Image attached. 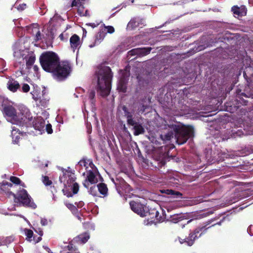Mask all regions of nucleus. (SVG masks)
Returning a JSON list of instances; mask_svg holds the SVG:
<instances>
[{
	"label": "nucleus",
	"mask_w": 253,
	"mask_h": 253,
	"mask_svg": "<svg viewBox=\"0 0 253 253\" xmlns=\"http://www.w3.org/2000/svg\"><path fill=\"white\" fill-rule=\"evenodd\" d=\"M98 192L102 196V197L108 195V188L107 185L103 183L98 184Z\"/></svg>",
	"instance_id": "nucleus-30"
},
{
	"label": "nucleus",
	"mask_w": 253,
	"mask_h": 253,
	"mask_svg": "<svg viewBox=\"0 0 253 253\" xmlns=\"http://www.w3.org/2000/svg\"><path fill=\"white\" fill-rule=\"evenodd\" d=\"M222 221H220L219 222H217L216 224L220 225L221 224Z\"/></svg>",
	"instance_id": "nucleus-63"
},
{
	"label": "nucleus",
	"mask_w": 253,
	"mask_h": 253,
	"mask_svg": "<svg viewBox=\"0 0 253 253\" xmlns=\"http://www.w3.org/2000/svg\"><path fill=\"white\" fill-rule=\"evenodd\" d=\"M98 24H95V23H87L86 24V25H88V26H91L92 28H94L96 27H97V26L98 25Z\"/></svg>",
	"instance_id": "nucleus-52"
},
{
	"label": "nucleus",
	"mask_w": 253,
	"mask_h": 253,
	"mask_svg": "<svg viewBox=\"0 0 253 253\" xmlns=\"http://www.w3.org/2000/svg\"><path fill=\"white\" fill-rule=\"evenodd\" d=\"M166 193L171 195L173 198H181L182 195L180 192L173 190H167Z\"/></svg>",
	"instance_id": "nucleus-32"
},
{
	"label": "nucleus",
	"mask_w": 253,
	"mask_h": 253,
	"mask_svg": "<svg viewBox=\"0 0 253 253\" xmlns=\"http://www.w3.org/2000/svg\"><path fill=\"white\" fill-rule=\"evenodd\" d=\"M22 113L26 116L22 126H25L26 128L33 127L35 129L39 131L42 134L45 129V121L42 117H37L33 119L31 114L28 108H23L21 110Z\"/></svg>",
	"instance_id": "nucleus-7"
},
{
	"label": "nucleus",
	"mask_w": 253,
	"mask_h": 253,
	"mask_svg": "<svg viewBox=\"0 0 253 253\" xmlns=\"http://www.w3.org/2000/svg\"><path fill=\"white\" fill-rule=\"evenodd\" d=\"M242 102H241V104H242L244 105H246L247 104V101L245 100H242Z\"/></svg>",
	"instance_id": "nucleus-56"
},
{
	"label": "nucleus",
	"mask_w": 253,
	"mask_h": 253,
	"mask_svg": "<svg viewBox=\"0 0 253 253\" xmlns=\"http://www.w3.org/2000/svg\"><path fill=\"white\" fill-rule=\"evenodd\" d=\"M165 122L167 124L164 125L160 135L164 143H169L172 139H174L178 145H182L193 135L194 128L192 126L181 127L175 122L169 124Z\"/></svg>",
	"instance_id": "nucleus-3"
},
{
	"label": "nucleus",
	"mask_w": 253,
	"mask_h": 253,
	"mask_svg": "<svg viewBox=\"0 0 253 253\" xmlns=\"http://www.w3.org/2000/svg\"><path fill=\"white\" fill-rule=\"evenodd\" d=\"M95 92L94 90L89 91L87 98L83 99V102L84 106L89 105L91 107L92 110L95 109Z\"/></svg>",
	"instance_id": "nucleus-20"
},
{
	"label": "nucleus",
	"mask_w": 253,
	"mask_h": 253,
	"mask_svg": "<svg viewBox=\"0 0 253 253\" xmlns=\"http://www.w3.org/2000/svg\"><path fill=\"white\" fill-rule=\"evenodd\" d=\"M77 94L78 93L76 92V93H75L74 94L75 97H76V98L79 97V96H78V95Z\"/></svg>",
	"instance_id": "nucleus-61"
},
{
	"label": "nucleus",
	"mask_w": 253,
	"mask_h": 253,
	"mask_svg": "<svg viewBox=\"0 0 253 253\" xmlns=\"http://www.w3.org/2000/svg\"><path fill=\"white\" fill-rule=\"evenodd\" d=\"M13 56L18 63L23 64L26 63L28 68L34 63L36 59L33 52H30L28 49H20L17 43L13 47Z\"/></svg>",
	"instance_id": "nucleus-8"
},
{
	"label": "nucleus",
	"mask_w": 253,
	"mask_h": 253,
	"mask_svg": "<svg viewBox=\"0 0 253 253\" xmlns=\"http://www.w3.org/2000/svg\"><path fill=\"white\" fill-rule=\"evenodd\" d=\"M76 242H73V240L68 245L64 247L60 253H80L78 247L75 245Z\"/></svg>",
	"instance_id": "nucleus-22"
},
{
	"label": "nucleus",
	"mask_w": 253,
	"mask_h": 253,
	"mask_svg": "<svg viewBox=\"0 0 253 253\" xmlns=\"http://www.w3.org/2000/svg\"><path fill=\"white\" fill-rule=\"evenodd\" d=\"M198 199H199V200H197V203H201V202H203V200L202 198H198Z\"/></svg>",
	"instance_id": "nucleus-57"
},
{
	"label": "nucleus",
	"mask_w": 253,
	"mask_h": 253,
	"mask_svg": "<svg viewBox=\"0 0 253 253\" xmlns=\"http://www.w3.org/2000/svg\"><path fill=\"white\" fill-rule=\"evenodd\" d=\"M38 68H38V67L37 66H36V65H35V66H34V70H35V71H38Z\"/></svg>",
	"instance_id": "nucleus-59"
},
{
	"label": "nucleus",
	"mask_w": 253,
	"mask_h": 253,
	"mask_svg": "<svg viewBox=\"0 0 253 253\" xmlns=\"http://www.w3.org/2000/svg\"><path fill=\"white\" fill-rule=\"evenodd\" d=\"M253 194V191H249L246 190L245 192H243L242 196H244L245 197H247L250 195Z\"/></svg>",
	"instance_id": "nucleus-41"
},
{
	"label": "nucleus",
	"mask_w": 253,
	"mask_h": 253,
	"mask_svg": "<svg viewBox=\"0 0 253 253\" xmlns=\"http://www.w3.org/2000/svg\"><path fill=\"white\" fill-rule=\"evenodd\" d=\"M104 29L103 31H105V32L109 34H113L115 32L114 28L112 26H105L103 24Z\"/></svg>",
	"instance_id": "nucleus-34"
},
{
	"label": "nucleus",
	"mask_w": 253,
	"mask_h": 253,
	"mask_svg": "<svg viewBox=\"0 0 253 253\" xmlns=\"http://www.w3.org/2000/svg\"><path fill=\"white\" fill-rule=\"evenodd\" d=\"M252 203H253V201H252L251 203H250L248 204V205H247V206H245V207H241V208H240V210H243V209H244L245 207H247L248 206H249V205H250V204H252Z\"/></svg>",
	"instance_id": "nucleus-58"
},
{
	"label": "nucleus",
	"mask_w": 253,
	"mask_h": 253,
	"mask_svg": "<svg viewBox=\"0 0 253 253\" xmlns=\"http://www.w3.org/2000/svg\"><path fill=\"white\" fill-rule=\"evenodd\" d=\"M11 182L15 184H21L22 186L24 187V183L21 184L20 180L19 178L15 176H11L10 178Z\"/></svg>",
	"instance_id": "nucleus-35"
},
{
	"label": "nucleus",
	"mask_w": 253,
	"mask_h": 253,
	"mask_svg": "<svg viewBox=\"0 0 253 253\" xmlns=\"http://www.w3.org/2000/svg\"><path fill=\"white\" fill-rule=\"evenodd\" d=\"M144 100L135 101L129 107L124 105L122 110L126 120L127 125L133 126V134L135 136L143 134L145 132L141 121V115L145 112L147 106L144 103Z\"/></svg>",
	"instance_id": "nucleus-2"
},
{
	"label": "nucleus",
	"mask_w": 253,
	"mask_h": 253,
	"mask_svg": "<svg viewBox=\"0 0 253 253\" xmlns=\"http://www.w3.org/2000/svg\"><path fill=\"white\" fill-rule=\"evenodd\" d=\"M5 61L2 58H0V73H3L4 71L7 69L5 68Z\"/></svg>",
	"instance_id": "nucleus-36"
},
{
	"label": "nucleus",
	"mask_w": 253,
	"mask_h": 253,
	"mask_svg": "<svg viewBox=\"0 0 253 253\" xmlns=\"http://www.w3.org/2000/svg\"><path fill=\"white\" fill-rule=\"evenodd\" d=\"M141 20L139 18H133L131 19L127 25V29L131 30L139 26Z\"/></svg>",
	"instance_id": "nucleus-28"
},
{
	"label": "nucleus",
	"mask_w": 253,
	"mask_h": 253,
	"mask_svg": "<svg viewBox=\"0 0 253 253\" xmlns=\"http://www.w3.org/2000/svg\"><path fill=\"white\" fill-rule=\"evenodd\" d=\"M43 248L48 252L50 253V249L46 246H43Z\"/></svg>",
	"instance_id": "nucleus-54"
},
{
	"label": "nucleus",
	"mask_w": 253,
	"mask_h": 253,
	"mask_svg": "<svg viewBox=\"0 0 253 253\" xmlns=\"http://www.w3.org/2000/svg\"><path fill=\"white\" fill-rule=\"evenodd\" d=\"M65 204L67 208L72 211L73 214H74L79 220H81V218L79 215V214L78 213V210L77 209L76 206L72 204L67 203H65Z\"/></svg>",
	"instance_id": "nucleus-31"
},
{
	"label": "nucleus",
	"mask_w": 253,
	"mask_h": 253,
	"mask_svg": "<svg viewBox=\"0 0 253 253\" xmlns=\"http://www.w3.org/2000/svg\"><path fill=\"white\" fill-rule=\"evenodd\" d=\"M76 92L78 94H82L84 92V90L81 87H78L76 89Z\"/></svg>",
	"instance_id": "nucleus-48"
},
{
	"label": "nucleus",
	"mask_w": 253,
	"mask_h": 253,
	"mask_svg": "<svg viewBox=\"0 0 253 253\" xmlns=\"http://www.w3.org/2000/svg\"><path fill=\"white\" fill-rule=\"evenodd\" d=\"M43 114V115L44 116V117H46L47 115H46V112H45L44 113H42Z\"/></svg>",
	"instance_id": "nucleus-64"
},
{
	"label": "nucleus",
	"mask_w": 253,
	"mask_h": 253,
	"mask_svg": "<svg viewBox=\"0 0 253 253\" xmlns=\"http://www.w3.org/2000/svg\"><path fill=\"white\" fill-rule=\"evenodd\" d=\"M90 236L88 233L85 232L81 234L73 239V242H76L78 245L85 244L89 239Z\"/></svg>",
	"instance_id": "nucleus-23"
},
{
	"label": "nucleus",
	"mask_w": 253,
	"mask_h": 253,
	"mask_svg": "<svg viewBox=\"0 0 253 253\" xmlns=\"http://www.w3.org/2000/svg\"><path fill=\"white\" fill-rule=\"evenodd\" d=\"M16 188V186H14L11 182L4 181L2 183H0V199L2 200L1 196L2 195H5L8 197L12 196L15 197V194L14 193V191Z\"/></svg>",
	"instance_id": "nucleus-13"
},
{
	"label": "nucleus",
	"mask_w": 253,
	"mask_h": 253,
	"mask_svg": "<svg viewBox=\"0 0 253 253\" xmlns=\"http://www.w3.org/2000/svg\"><path fill=\"white\" fill-rule=\"evenodd\" d=\"M85 187L88 189V192L90 195L94 197L98 196V184H91L89 186Z\"/></svg>",
	"instance_id": "nucleus-29"
},
{
	"label": "nucleus",
	"mask_w": 253,
	"mask_h": 253,
	"mask_svg": "<svg viewBox=\"0 0 253 253\" xmlns=\"http://www.w3.org/2000/svg\"><path fill=\"white\" fill-rule=\"evenodd\" d=\"M239 105H238L237 106H234V108L227 109V111L233 112L234 111H235L237 109V108H239Z\"/></svg>",
	"instance_id": "nucleus-51"
},
{
	"label": "nucleus",
	"mask_w": 253,
	"mask_h": 253,
	"mask_svg": "<svg viewBox=\"0 0 253 253\" xmlns=\"http://www.w3.org/2000/svg\"><path fill=\"white\" fill-rule=\"evenodd\" d=\"M112 181L114 184L116 189L118 191V193L121 194L122 190H126V189L129 187L128 184H127L126 181L121 178H111Z\"/></svg>",
	"instance_id": "nucleus-19"
},
{
	"label": "nucleus",
	"mask_w": 253,
	"mask_h": 253,
	"mask_svg": "<svg viewBox=\"0 0 253 253\" xmlns=\"http://www.w3.org/2000/svg\"><path fill=\"white\" fill-rule=\"evenodd\" d=\"M25 233L27 236V238L30 241L33 235V231L30 229H26L25 230Z\"/></svg>",
	"instance_id": "nucleus-37"
},
{
	"label": "nucleus",
	"mask_w": 253,
	"mask_h": 253,
	"mask_svg": "<svg viewBox=\"0 0 253 253\" xmlns=\"http://www.w3.org/2000/svg\"><path fill=\"white\" fill-rule=\"evenodd\" d=\"M36 40L38 41L40 39H41V34L40 31H38L37 32L36 35Z\"/></svg>",
	"instance_id": "nucleus-50"
},
{
	"label": "nucleus",
	"mask_w": 253,
	"mask_h": 253,
	"mask_svg": "<svg viewBox=\"0 0 253 253\" xmlns=\"http://www.w3.org/2000/svg\"><path fill=\"white\" fill-rule=\"evenodd\" d=\"M231 10L235 17L243 16L247 14V9L244 6L239 7L237 5H234L232 7Z\"/></svg>",
	"instance_id": "nucleus-24"
},
{
	"label": "nucleus",
	"mask_w": 253,
	"mask_h": 253,
	"mask_svg": "<svg viewBox=\"0 0 253 253\" xmlns=\"http://www.w3.org/2000/svg\"><path fill=\"white\" fill-rule=\"evenodd\" d=\"M56 121L58 123L63 124L64 123V118L62 116H60V115H58L56 118Z\"/></svg>",
	"instance_id": "nucleus-42"
},
{
	"label": "nucleus",
	"mask_w": 253,
	"mask_h": 253,
	"mask_svg": "<svg viewBox=\"0 0 253 253\" xmlns=\"http://www.w3.org/2000/svg\"><path fill=\"white\" fill-rule=\"evenodd\" d=\"M14 103L7 98L0 96V110H1L8 122L17 126H22L26 118V115L22 112L23 108H27L25 106H20L16 109Z\"/></svg>",
	"instance_id": "nucleus-4"
},
{
	"label": "nucleus",
	"mask_w": 253,
	"mask_h": 253,
	"mask_svg": "<svg viewBox=\"0 0 253 253\" xmlns=\"http://www.w3.org/2000/svg\"><path fill=\"white\" fill-rule=\"evenodd\" d=\"M20 86L19 83L13 79H9L7 83V88L13 92L20 89Z\"/></svg>",
	"instance_id": "nucleus-25"
},
{
	"label": "nucleus",
	"mask_w": 253,
	"mask_h": 253,
	"mask_svg": "<svg viewBox=\"0 0 253 253\" xmlns=\"http://www.w3.org/2000/svg\"><path fill=\"white\" fill-rule=\"evenodd\" d=\"M19 126L21 127V130L16 126H13L12 127L11 135L12 139V142L14 144H18L20 138V136L23 135V134H26L28 132L27 131V128H26L25 126Z\"/></svg>",
	"instance_id": "nucleus-17"
},
{
	"label": "nucleus",
	"mask_w": 253,
	"mask_h": 253,
	"mask_svg": "<svg viewBox=\"0 0 253 253\" xmlns=\"http://www.w3.org/2000/svg\"><path fill=\"white\" fill-rule=\"evenodd\" d=\"M209 228H206V226H199L194 231L190 232L188 237L184 239H179V242L181 244L186 243L187 245L191 246L194 244L196 239L206 233L207 229Z\"/></svg>",
	"instance_id": "nucleus-10"
},
{
	"label": "nucleus",
	"mask_w": 253,
	"mask_h": 253,
	"mask_svg": "<svg viewBox=\"0 0 253 253\" xmlns=\"http://www.w3.org/2000/svg\"><path fill=\"white\" fill-rule=\"evenodd\" d=\"M14 198L15 202H19L24 206L31 207L33 209H35L37 207L36 205L32 201L27 191L24 189L19 190Z\"/></svg>",
	"instance_id": "nucleus-9"
},
{
	"label": "nucleus",
	"mask_w": 253,
	"mask_h": 253,
	"mask_svg": "<svg viewBox=\"0 0 253 253\" xmlns=\"http://www.w3.org/2000/svg\"><path fill=\"white\" fill-rule=\"evenodd\" d=\"M86 33H87L86 31L84 29H83V38H84V37H85Z\"/></svg>",
	"instance_id": "nucleus-55"
},
{
	"label": "nucleus",
	"mask_w": 253,
	"mask_h": 253,
	"mask_svg": "<svg viewBox=\"0 0 253 253\" xmlns=\"http://www.w3.org/2000/svg\"><path fill=\"white\" fill-rule=\"evenodd\" d=\"M58 115H60V116H62L64 119H66L67 117V113L65 111H61L60 114Z\"/></svg>",
	"instance_id": "nucleus-49"
},
{
	"label": "nucleus",
	"mask_w": 253,
	"mask_h": 253,
	"mask_svg": "<svg viewBox=\"0 0 253 253\" xmlns=\"http://www.w3.org/2000/svg\"><path fill=\"white\" fill-rule=\"evenodd\" d=\"M85 175V179L83 182L84 187H88L91 184H96L102 180L95 166L91 167L90 169L88 170Z\"/></svg>",
	"instance_id": "nucleus-11"
},
{
	"label": "nucleus",
	"mask_w": 253,
	"mask_h": 253,
	"mask_svg": "<svg viewBox=\"0 0 253 253\" xmlns=\"http://www.w3.org/2000/svg\"><path fill=\"white\" fill-rule=\"evenodd\" d=\"M130 73L129 70L127 68H126L124 70L120 71V78L118 84V89L122 92H125L126 89V84L128 80Z\"/></svg>",
	"instance_id": "nucleus-12"
},
{
	"label": "nucleus",
	"mask_w": 253,
	"mask_h": 253,
	"mask_svg": "<svg viewBox=\"0 0 253 253\" xmlns=\"http://www.w3.org/2000/svg\"><path fill=\"white\" fill-rule=\"evenodd\" d=\"M23 72L22 71H17L16 72V76H20L21 75H23Z\"/></svg>",
	"instance_id": "nucleus-53"
},
{
	"label": "nucleus",
	"mask_w": 253,
	"mask_h": 253,
	"mask_svg": "<svg viewBox=\"0 0 253 253\" xmlns=\"http://www.w3.org/2000/svg\"><path fill=\"white\" fill-rule=\"evenodd\" d=\"M36 92L34 91L31 92V94L32 95V98L34 100L37 101L39 99V97L38 94L36 93Z\"/></svg>",
	"instance_id": "nucleus-44"
},
{
	"label": "nucleus",
	"mask_w": 253,
	"mask_h": 253,
	"mask_svg": "<svg viewBox=\"0 0 253 253\" xmlns=\"http://www.w3.org/2000/svg\"><path fill=\"white\" fill-rule=\"evenodd\" d=\"M45 129L48 134L52 133V126L50 124H48L45 126Z\"/></svg>",
	"instance_id": "nucleus-40"
},
{
	"label": "nucleus",
	"mask_w": 253,
	"mask_h": 253,
	"mask_svg": "<svg viewBox=\"0 0 253 253\" xmlns=\"http://www.w3.org/2000/svg\"><path fill=\"white\" fill-rule=\"evenodd\" d=\"M94 166L91 160L83 159L76 165L75 169L80 173L85 176L88 170H90L91 167H94Z\"/></svg>",
	"instance_id": "nucleus-14"
},
{
	"label": "nucleus",
	"mask_w": 253,
	"mask_h": 253,
	"mask_svg": "<svg viewBox=\"0 0 253 253\" xmlns=\"http://www.w3.org/2000/svg\"><path fill=\"white\" fill-rule=\"evenodd\" d=\"M30 90V86L27 84H24L22 86V90L24 92H27Z\"/></svg>",
	"instance_id": "nucleus-38"
},
{
	"label": "nucleus",
	"mask_w": 253,
	"mask_h": 253,
	"mask_svg": "<svg viewBox=\"0 0 253 253\" xmlns=\"http://www.w3.org/2000/svg\"><path fill=\"white\" fill-rule=\"evenodd\" d=\"M70 42L71 48L73 49V51H75V49H76L80 45L79 37L76 34L73 35L70 38Z\"/></svg>",
	"instance_id": "nucleus-27"
},
{
	"label": "nucleus",
	"mask_w": 253,
	"mask_h": 253,
	"mask_svg": "<svg viewBox=\"0 0 253 253\" xmlns=\"http://www.w3.org/2000/svg\"><path fill=\"white\" fill-rule=\"evenodd\" d=\"M26 4L25 3H23L18 6L17 9L18 10H23L26 8Z\"/></svg>",
	"instance_id": "nucleus-47"
},
{
	"label": "nucleus",
	"mask_w": 253,
	"mask_h": 253,
	"mask_svg": "<svg viewBox=\"0 0 253 253\" xmlns=\"http://www.w3.org/2000/svg\"><path fill=\"white\" fill-rule=\"evenodd\" d=\"M13 241L12 237H7L4 240V244L7 245L11 243Z\"/></svg>",
	"instance_id": "nucleus-43"
},
{
	"label": "nucleus",
	"mask_w": 253,
	"mask_h": 253,
	"mask_svg": "<svg viewBox=\"0 0 253 253\" xmlns=\"http://www.w3.org/2000/svg\"><path fill=\"white\" fill-rule=\"evenodd\" d=\"M129 205L131 210L140 216L144 217L147 215V208L144 205L135 201L130 202Z\"/></svg>",
	"instance_id": "nucleus-16"
},
{
	"label": "nucleus",
	"mask_w": 253,
	"mask_h": 253,
	"mask_svg": "<svg viewBox=\"0 0 253 253\" xmlns=\"http://www.w3.org/2000/svg\"><path fill=\"white\" fill-rule=\"evenodd\" d=\"M41 223L42 226H45L47 225L48 222L46 218H42L41 219Z\"/></svg>",
	"instance_id": "nucleus-46"
},
{
	"label": "nucleus",
	"mask_w": 253,
	"mask_h": 253,
	"mask_svg": "<svg viewBox=\"0 0 253 253\" xmlns=\"http://www.w3.org/2000/svg\"><path fill=\"white\" fill-rule=\"evenodd\" d=\"M147 213V219L145 220L144 223L145 225H152L157 222H162L163 219L161 216H159V211L155 209H151L148 211H146Z\"/></svg>",
	"instance_id": "nucleus-15"
},
{
	"label": "nucleus",
	"mask_w": 253,
	"mask_h": 253,
	"mask_svg": "<svg viewBox=\"0 0 253 253\" xmlns=\"http://www.w3.org/2000/svg\"><path fill=\"white\" fill-rule=\"evenodd\" d=\"M43 182L46 186L50 185L52 183L51 181L49 180V178L47 176L43 177Z\"/></svg>",
	"instance_id": "nucleus-39"
},
{
	"label": "nucleus",
	"mask_w": 253,
	"mask_h": 253,
	"mask_svg": "<svg viewBox=\"0 0 253 253\" xmlns=\"http://www.w3.org/2000/svg\"><path fill=\"white\" fill-rule=\"evenodd\" d=\"M172 220L175 223L179 221L177 218L176 219V218H173L172 219Z\"/></svg>",
	"instance_id": "nucleus-60"
},
{
	"label": "nucleus",
	"mask_w": 253,
	"mask_h": 253,
	"mask_svg": "<svg viewBox=\"0 0 253 253\" xmlns=\"http://www.w3.org/2000/svg\"><path fill=\"white\" fill-rule=\"evenodd\" d=\"M78 12L81 16H88V11L87 10L84 11V7L83 6H79L78 9Z\"/></svg>",
	"instance_id": "nucleus-33"
},
{
	"label": "nucleus",
	"mask_w": 253,
	"mask_h": 253,
	"mask_svg": "<svg viewBox=\"0 0 253 253\" xmlns=\"http://www.w3.org/2000/svg\"><path fill=\"white\" fill-rule=\"evenodd\" d=\"M40 62L42 69L52 73L53 78L57 81L65 80L71 72L70 63L67 61L59 62L56 54L52 51L42 53L40 57Z\"/></svg>",
	"instance_id": "nucleus-1"
},
{
	"label": "nucleus",
	"mask_w": 253,
	"mask_h": 253,
	"mask_svg": "<svg viewBox=\"0 0 253 253\" xmlns=\"http://www.w3.org/2000/svg\"><path fill=\"white\" fill-rule=\"evenodd\" d=\"M39 235L42 236L43 235V232L42 231H40Z\"/></svg>",
	"instance_id": "nucleus-62"
},
{
	"label": "nucleus",
	"mask_w": 253,
	"mask_h": 253,
	"mask_svg": "<svg viewBox=\"0 0 253 253\" xmlns=\"http://www.w3.org/2000/svg\"><path fill=\"white\" fill-rule=\"evenodd\" d=\"M152 49L151 47H143L133 49L128 53L132 55H137L139 56H143L148 54Z\"/></svg>",
	"instance_id": "nucleus-21"
},
{
	"label": "nucleus",
	"mask_w": 253,
	"mask_h": 253,
	"mask_svg": "<svg viewBox=\"0 0 253 253\" xmlns=\"http://www.w3.org/2000/svg\"><path fill=\"white\" fill-rule=\"evenodd\" d=\"M106 36V33L103 29L100 30L96 34L95 39V43L94 44L89 45L90 47H93L95 44H98L104 40Z\"/></svg>",
	"instance_id": "nucleus-26"
},
{
	"label": "nucleus",
	"mask_w": 253,
	"mask_h": 253,
	"mask_svg": "<svg viewBox=\"0 0 253 253\" xmlns=\"http://www.w3.org/2000/svg\"><path fill=\"white\" fill-rule=\"evenodd\" d=\"M113 75L110 67L101 66L97 73V91L103 97L108 96L111 90Z\"/></svg>",
	"instance_id": "nucleus-5"
},
{
	"label": "nucleus",
	"mask_w": 253,
	"mask_h": 253,
	"mask_svg": "<svg viewBox=\"0 0 253 253\" xmlns=\"http://www.w3.org/2000/svg\"><path fill=\"white\" fill-rule=\"evenodd\" d=\"M75 205L78 208H81L84 206V203L83 201H79V202H75Z\"/></svg>",
	"instance_id": "nucleus-45"
},
{
	"label": "nucleus",
	"mask_w": 253,
	"mask_h": 253,
	"mask_svg": "<svg viewBox=\"0 0 253 253\" xmlns=\"http://www.w3.org/2000/svg\"><path fill=\"white\" fill-rule=\"evenodd\" d=\"M233 134L234 132H233V130L229 129L216 130L215 134H214V138L217 142H220L227 140Z\"/></svg>",
	"instance_id": "nucleus-18"
},
{
	"label": "nucleus",
	"mask_w": 253,
	"mask_h": 253,
	"mask_svg": "<svg viewBox=\"0 0 253 253\" xmlns=\"http://www.w3.org/2000/svg\"><path fill=\"white\" fill-rule=\"evenodd\" d=\"M76 177L74 173H68L60 176L61 183H63L65 187L63 189V193L67 197H73L77 194L79 190L78 184L75 182Z\"/></svg>",
	"instance_id": "nucleus-6"
}]
</instances>
